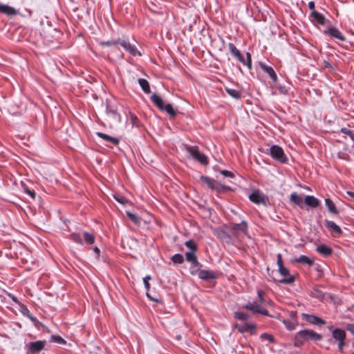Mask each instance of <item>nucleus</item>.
<instances>
[{
	"mask_svg": "<svg viewBox=\"0 0 354 354\" xmlns=\"http://www.w3.org/2000/svg\"><path fill=\"white\" fill-rule=\"evenodd\" d=\"M119 44V38L116 40L112 39L106 41H100L99 45L102 46H112Z\"/></svg>",
	"mask_w": 354,
	"mask_h": 354,
	"instance_id": "nucleus-37",
	"label": "nucleus"
},
{
	"mask_svg": "<svg viewBox=\"0 0 354 354\" xmlns=\"http://www.w3.org/2000/svg\"><path fill=\"white\" fill-rule=\"evenodd\" d=\"M250 200L257 205L268 206V198L259 189L254 190L249 196Z\"/></svg>",
	"mask_w": 354,
	"mask_h": 354,
	"instance_id": "nucleus-8",
	"label": "nucleus"
},
{
	"mask_svg": "<svg viewBox=\"0 0 354 354\" xmlns=\"http://www.w3.org/2000/svg\"><path fill=\"white\" fill-rule=\"evenodd\" d=\"M12 300H13L15 302H16V303H17V302H18V300H17V299L15 297H12Z\"/></svg>",
	"mask_w": 354,
	"mask_h": 354,
	"instance_id": "nucleus-57",
	"label": "nucleus"
},
{
	"mask_svg": "<svg viewBox=\"0 0 354 354\" xmlns=\"http://www.w3.org/2000/svg\"><path fill=\"white\" fill-rule=\"evenodd\" d=\"M46 344V341L39 340L30 342L28 345V351L26 354H37L42 351Z\"/></svg>",
	"mask_w": 354,
	"mask_h": 354,
	"instance_id": "nucleus-10",
	"label": "nucleus"
},
{
	"mask_svg": "<svg viewBox=\"0 0 354 354\" xmlns=\"http://www.w3.org/2000/svg\"><path fill=\"white\" fill-rule=\"evenodd\" d=\"M191 268H201L203 265L198 261L197 257L193 261H191Z\"/></svg>",
	"mask_w": 354,
	"mask_h": 354,
	"instance_id": "nucleus-46",
	"label": "nucleus"
},
{
	"mask_svg": "<svg viewBox=\"0 0 354 354\" xmlns=\"http://www.w3.org/2000/svg\"><path fill=\"white\" fill-rule=\"evenodd\" d=\"M171 261L174 263L181 264L184 262L183 256L180 254H176L171 257Z\"/></svg>",
	"mask_w": 354,
	"mask_h": 354,
	"instance_id": "nucleus-40",
	"label": "nucleus"
},
{
	"mask_svg": "<svg viewBox=\"0 0 354 354\" xmlns=\"http://www.w3.org/2000/svg\"><path fill=\"white\" fill-rule=\"evenodd\" d=\"M201 271V268H190V273L192 275H198L199 276V272Z\"/></svg>",
	"mask_w": 354,
	"mask_h": 354,
	"instance_id": "nucleus-50",
	"label": "nucleus"
},
{
	"mask_svg": "<svg viewBox=\"0 0 354 354\" xmlns=\"http://www.w3.org/2000/svg\"><path fill=\"white\" fill-rule=\"evenodd\" d=\"M187 151L195 160L203 165L209 163L208 158L204 153H201L198 146H188L186 147Z\"/></svg>",
	"mask_w": 354,
	"mask_h": 354,
	"instance_id": "nucleus-7",
	"label": "nucleus"
},
{
	"mask_svg": "<svg viewBox=\"0 0 354 354\" xmlns=\"http://www.w3.org/2000/svg\"><path fill=\"white\" fill-rule=\"evenodd\" d=\"M235 328L237 330L241 333H245L247 332H250L251 335L256 334V325L252 324L245 323L243 324H236Z\"/></svg>",
	"mask_w": 354,
	"mask_h": 354,
	"instance_id": "nucleus-13",
	"label": "nucleus"
},
{
	"mask_svg": "<svg viewBox=\"0 0 354 354\" xmlns=\"http://www.w3.org/2000/svg\"><path fill=\"white\" fill-rule=\"evenodd\" d=\"M317 251L324 257H329L333 253V250L325 244H322L317 248Z\"/></svg>",
	"mask_w": 354,
	"mask_h": 354,
	"instance_id": "nucleus-22",
	"label": "nucleus"
},
{
	"mask_svg": "<svg viewBox=\"0 0 354 354\" xmlns=\"http://www.w3.org/2000/svg\"><path fill=\"white\" fill-rule=\"evenodd\" d=\"M220 172L222 175H223L225 177H229V178L234 177V174L232 171H230L227 170H221Z\"/></svg>",
	"mask_w": 354,
	"mask_h": 354,
	"instance_id": "nucleus-47",
	"label": "nucleus"
},
{
	"mask_svg": "<svg viewBox=\"0 0 354 354\" xmlns=\"http://www.w3.org/2000/svg\"><path fill=\"white\" fill-rule=\"evenodd\" d=\"M195 253L196 252L191 251L185 252L186 260L189 263L193 261L197 257Z\"/></svg>",
	"mask_w": 354,
	"mask_h": 354,
	"instance_id": "nucleus-42",
	"label": "nucleus"
},
{
	"mask_svg": "<svg viewBox=\"0 0 354 354\" xmlns=\"http://www.w3.org/2000/svg\"><path fill=\"white\" fill-rule=\"evenodd\" d=\"M340 131H341L342 133H343L346 134V135L349 136V137H350L353 140H354V136H353V132H352L351 130H349V129H346V128H342V129H341V130H340Z\"/></svg>",
	"mask_w": 354,
	"mask_h": 354,
	"instance_id": "nucleus-45",
	"label": "nucleus"
},
{
	"mask_svg": "<svg viewBox=\"0 0 354 354\" xmlns=\"http://www.w3.org/2000/svg\"><path fill=\"white\" fill-rule=\"evenodd\" d=\"M277 263L279 267V272L281 276H283L284 278L281 279L277 280L273 278V281L274 282H278L283 284H291L295 281V277L290 274L289 270L283 266L282 255L281 254H277Z\"/></svg>",
	"mask_w": 354,
	"mask_h": 354,
	"instance_id": "nucleus-2",
	"label": "nucleus"
},
{
	"mask_svg": "<svg viewBox=\"0 0 354 354\" xmlns=\"http://www.w3.org/2000/svg\"><path fill=\"white\" fill-rule=\"evenodd\" d=\"M347 194L354 198V192H347Z\"/></svg>",
	"mask_w": 354,
	"mask_h": 354,
	"instance_id": "nucleus-55",
	"label": "nucleus"
},
{
	"mask_svg": "<svg viewBox=\"0 0 354 354\" xmlns=\"http://www.w3.org/2000/svg\"><path fill=\"white\" fill-rule=\"evenodd\" d=\"M325 204L329 212L334 214H337L339 213L335 203L330 198L325 199Z\"/></svg>",
	"mask_w": 354,
	"mask_h": 354,
	"instance_id": "nucleus-29",
	"label": "nucleus"
},
{
	"mask_svg": "<svg viewBox=\"0 0 354 354\" xmlns=\"http://www.w3.org/2000/svg\"><path fill=\"white\" fill-rule=\"evenodd\" d=\"M228 49L234 58L243 65L247 66L249 70H252V55L249 52L246 53V59H245L243 55L233 43L228 44Z\"/></svg>",
	"mask_w": 354,
	"mask_h": 354,
	"instance_id": "nucleus-3",
	"label": "nucleus"
},
{
	"mask_svg": "<svg viewBox=\"0 0 354 354\" xmlns=\"http://www.w3.org/2000/svg\"><path fill=\"white\" fill-rule=\"evenodd\" d=\"M259 64L260 68L269 75V77L273 80V82H277V75L272 67L266 65L265 63L262 62H259Z\"/></svg>",
	"mask_w": 354,
	"mask_h": 354,
	"instance_id": "nucleus-16",
	"label": "nucleus"
},
{
	"mask_svg": "<svg viewBox=\"0 0 354 354\" xmlns=\"http://www.w3.org/2000/svg\"><path fill=\"white\" fill-rule=\"evenodd\" d=\"M261 338L263 339H266L270 342H274V337L272 335L268 333H263L261 335Z\"/></svg>",
	"mask_w": 354,
	"mask_h": 354,
	"instance_id": "nucleus-44",
	"label": "nucleus"
},
{
	"mask_svg": "<svg viewBox=\"0 0 354 354\" xmlns=\"http://www.w3.org/2000/svg\"><path fill=\"white\" fill-rule=\"evenodd\" d=\"M96 135L102 138L106 142L117 146L120 143V139L115 137H112L102 132H97Z\"/></svg>",
	"mask_w": 354,
	"mask_h": 354,
	"instance_id": "nucleus-17",
	"label": "nucleus"
},
{
	"mask_svg": "<svg viewBox=\"0 0 354 354\" xmlns=\"http://www.w3.org/2000/svg\"><path fill=\"white\" fill-rule=\"evenodd\" d=\"M94 252L96 254L97 257H100V250L97 247H95L93 249Z\"/></svg>",
	"mask_w": 354,
	"mask_h": 354,
	"instance_id": "nucleus-54",
	"label": "nucleus"
},
{
	"mask_svg": "<svg viewBox=\"0 0 354 354\" xmlns=\"http://www.w3.org/2000/svg\"><path fill=\"white\" fill-rule=\"evenodd\" d=\"M315 3H314V1H310V2L308 3V8H309V9H310V10H312V12H313V10H315Z\"/></svg>",
	"mask_w": 354,
	"mask_h": 354,
	"instance_id": "nucleus-53",
	"label": "nucleus"
},
{
	"mask_svg": "<svg viewBox=\"0 0 354 354\" xmlns=\"http://www.w3.org/2000/svg\"><path fill=\"white\" fill-rule=\"evenodd\" d=\"M212 190H214L218 194H222L227 191H230L231 188L216 181L214 184V186L213 187Z\"/></svg>",
	"mask_w": 354,
	"mask_h": 354,
	"instance_id": "nucleus-28",
	"label": "nucleus"
},
{
	"mask_svg": "<svg viewBox=\"0 0 354 354\" xmlns=\"http://www.w3.org/2000/svg\"><path fill=\"white\" fill-rule=\"evenodd\" d=\"M51 342H56L60 344H63L66 343V341L59 335H52L51 336Z\"/></svg>",
	"mask_w": 354,
	"mask_h": 354,
	"instance_id": "nucleus-43",
	"label": "nucleus"
},
{
	"mask_svg": "<svg viewBox=\"0 0 354 354\" xmlns=\"http://www.w3.org/2000/svg\"><path fill=\"white\" fill-rule=\"evenodd\" d=\"M352 354H354V352Z\"/></svg>",
	"mask_w": 354,
	"mask_h": 354,
	"instance_id": "nucleus-58",
	"label": "nucleus"
},
{
	"mask_svg": "<svg viewBox=\"0 0 354 354\" xmlns=\"http://www.w3.org/2000/svg\"><path fill=\"white\" fill-rule=\"evenodd\" d=\"M119 44L128 53L133 56L141 55L140 51L137 49L136 46L131 44L129 41L119 38Z\"/></svg>",
	"mask_w": 354,
	"mask_h": 354,
	"instance_id": "nucleus-12",
	"label": "nucleus"
},
{
	"mask_svg": "<svg viewBox=\"0 0 354 354\" xmlns=\"http://www.w3.org/2000/svg\"><path fill=\"white\" fill-rule=\"evenodd\" d=\"M301 316L305 321L312 324L324 325L326 324L325 321H324L322 318L314 315L302 313Z\"/></svg>",
	"mask_w": 354,
	"mask_h": 354,
	"instance_id": "nucleus-14",
	"label": "nucleus"
},
{
	"mask_svg": "<svg viewBox=\"0 0 354 354\" xmlns=\"http://www.w3.org/2000/svg\"><path fill=\"white\" fill-rule=\"evenodd\" d=\"M234 317L239 320L245 321L250 319V315L247 313L242 312H235Z\"/></svg>",
	"mask_w": 354,
	"mask_h": 354,
	"instance_id": "nucleus-38",
	"label": "nucleus"
},
{
	"mask_svg": "<svg viewBox=\"0 0 354 354\" xmlns=\"http://www.w3.org/2000/svg\"><path fill=\"white\" fill-rule=\"evenodd\" d=\"M162 111H166L171 118H174L176 115V111L174 109L171 104H164Z\"/></svg>",
	"mask_w": 354,
	"mask_h": 354,
	"instance_id": "nucleus-35",
	"label": "nucleus"
},
{
	"mask_svg": "<svg viewBox=\"0 0 354 354\" xmlns=\"http://www.w3.org/2000/svg\"><path fill=\"white\" fill-rule=\"evenodd\" d=\"M290 200L292 203L299 207H301L304 203L303 198L296 192H293L290 194Z\"/></svg>",
	"mask_w": 354,
	"mask_h": 354,
	"instance_id": "nucleus-30",
	"label": "nucleus"
},
{
	"mask_svg": "<svg viewBox=\"0 0 354 354\" xmlns=\"http://www.w3.org/2000/svg\"><path fill=\"white\" fill-rule=\"evenodd\" d=\"M304 203L309 207L315 208L319 205V201L313 196H306Z\"/></svg>",
	"mask_w": 354,
	"mask_h": 354,
	"instance_id": "nucleus-23",
	"label": "nucleus"
},
{
	"mask_svg": "<svg viewBox=\"0 0 354 354\" xmlns=\"http://www.w3.org/2000/svg\"><path fill=\"white\" fill-rule=\"evenodd\" d=\"M345 340L343 341H339L338 343V350L339 352H342L343 346L345 345Z\"/></svg>",
	"mask_w": 354,
	"mask_h": 354,
	"instance_id": "nucleus-52",
	"label": "nucleus"
},
{
	"mask_svg": "<svg viewBox=\"0 0 354 354\" xmlns=\"http://www.w3.org/2000/svg\"><path fill=\"white\" fill-rule=\"evenodd\" d=\"M29 317L34 322L37 321V319L35 317H34L29 316Z\"/></svg>",
	"mask_w": 354,
	"mask_h": 354,
	"instance_id": "nucleus-56",
	"label": "nucleus"
},
{
	"mask_svg": "<svg viewBox=\"0 0 354 354\" xmlns=\"http://www.w3.org/2000/svg\"><path fill=\"white\" fill-rule=\"evenodd\" d=\"M69 238L73 242L81 245H82L84 242L88 245H92L95 243V236L93 234L87 232H83L84 241L82 240L81 234L77 232L71 233Z\"/></svg>",
	"mask_w": 354,
	"mask_h": 354,
	"instance_id": "nucleus-6",
	"label": "nucleus"
},
{
	"mask_svg": "<svg viewBox=\"0 0 354 354\" xmlns=\"http://www.w3.org/2000/svg\"><path fill=\"white\" fill-rule=\"evenodd\" d=\"M0 12L8 17L15 16L17 14V11L14 8L5 4H0Z\"/></svg>",
	"mask_w": 354,
	"mask_h": 354,
	"instance_id": "nucleus-20",
	"label": "nucleus"
},
{
	"mask_svg": "<svg viewBox=\"0 0 354 354\" xmlns=\"http://www.w3.org/2000/svg\"><path fill=\"white\" fill-rule=\"evenodd\" d=\"M290 316L292 318V321H283V323L286 327V328L289 330H292L295 328L297 325V319H296V313L294 312H291Z\"/></svg>",
	"mask_w": 354,
	"mask_h": 354,
	"instance_id": "nucleus-25",
	"label": "nucleus"
},
{
	"mask_svg": "<svg viewBox=\"0 0 354 354\" xmlns=\"http://www.w3.org/2000/svg\"><path fill=\"white\" fill-rule=\"evenodd\" d=\"M113 197L115 199V201H117L118 203L122 205H125L126 203H128V200L125 197L119 194H114Z\"/></svg>",
	"mask_w": 354,
	"mask_h": 354,
	"instance_id": "nucleus-41",
	"label": "nucleus"
},
{
	"mask_svg": "<svg viewBox=\"0 0 354 354\" xmlns=\"http://www.w3.org/2000/svg\"><path fill=\"white\" fill-rule=\"evenodd\" d=\"M230 227L232 234L235 236H244L248 232V223L244 221L240 223H232Z\"/></svg>",
	"mask_w": 354,
	"mask_h": 354,
	"instance_id": "nucleus-9",
	"label": "nucleus"
},
{
	"mask_svg": "<svg viewBox=\"0 0 354 354\" xmlns=\"http://www.w3.org/2000/svg\"><path fill=\"white\" fill-rule=\"evenodd\" d=\"M322 335L310 329H304L295 334L294 337V346L301 347L308 341H319Z\"/></svg>",
	"mask_w": 354,
	"mask_h": 354,
	"instance_id": "nucleus-1",
	"label": "nucleus"
},
{
	"mask_svg": "<svg viewBox=\"0 0 354 354\" xmlns=\"http://www.w3.org/2000/svg\"><path fill=\"white\" fill-rule=\"evenodd\" d=\"M265 151L266 153L270 154V156L277 162L281 164H286L288 162V158L283 149L279 145H274Z\"/></svg>",
	"mask_w": 354,
	"mask_h": 354,
	"instance_id": "nucleus-4",
	"label": "nucleus"
},
{
	"mask_svg": "<svg viewBox=\"0 0 354 354\" xmlns=\"http://www.w3.org/2000/svg\"><path fill=\"white\" fill-rule=\"evenodd\" d=\"M106 113L107 116L109 117L110 119L114 121L120 120V115L118 113L117 109L108 102L106 103Z\"/></svg>",
	"mask_w": 354,
	"mask_h": 354,
	"instance_id": "nucleus-15",
	"label": "nucleus"
},
{
	"mask_svg": "<svg viewBox=\"0 0 354 354\" xmlns=\"http://www.w3.org/2000/svg\"><path fill=\"white\" fill-rule=\"evenodd\" d=\"M138 83L142 88L144 93L149 94L151 93L150 86L149 82L143 78L138 79Z\"/></svg>",
	"mask_w": 354,
	"mask_h": 354,
	"instance_id": "nucleus-31",
	"label": "nucleus"
},
{
	"mask_svg": "<svg viewBox=\"0 0 354 354\" xmlns=\"http://www.w3.org/2000/svg\"><path fill=\"white\" fill-rule=\"evenodd\" d=\"M310 17L317 24L322 26H324L326 24V17L324 16V15L319 13V12L313 10L310 14Z\"/></svg>",
	"mask_w": 354,
	"mask_h": 354,
	"instance_id": "nucleus-21",
	"label": "nucleus"
},
{
	"mask_svg": "<svg viewBox=\"0 0 354 354\" xmlns=\"http://www.w3.org/2000/svg\"><path fill=\"white\" fill-rule=\"evenodd\" d=\"M346 328L351 334L354 335V324H347L346 326Z\"/></svg>",
	"mask_w": 354,
	"mask_h": 354,
	"instance_id": "nucleus-51",
	"label": "nucleus"
},
{
	"mask_svg": "<svg viewBox=\"0 0 354 354\" xmlns=\"http://www.w3.org/2000/svg\"><path fill=\"white\" fill-rule=\"evenodd\" d=\"M198 277L204 281H209L217 278V274L214 271L201 270L199 272Z\"/></svg>",
	"mask_w": 354,
	"mask_h": 354,
	"instance_id": "nucleus-18",
	"label": "nucleus"
},
{
	"mask_svg": "<svg viewBox=\"0 0 354 354\" xmlns=\"http://www.w3.org/2000/svg\"><path fill=\"white\" fill-rule=\"evenodd\" d=\"M25 192L28 194L32 199H35L36 197V193L34 190H31L28 188L24 189Z\"/></svg>",
	"mask_w": 354,
	"mask_h": 354,
	"instance_id": "nucleus-48",
	"label": "nucleus"
},
{
	"mask_svg": "<svg viewBox=\"0 0 354 354\" xmlns=\"http://www.w3.org/2000/svg\"><path fill=\"white\" fill-rule=\"evenodd\" d=\"M151 101L153 104L160 110H163L164 102L161 97L156 93H153L150 97Z\"/></svg>",
	"mask_w": 354,
	"mask_h": 354,
	"instance_id": "nucleus-24",
	"label": "nucleus"
},
{
	"mask_svg": "<svg viewBox=\"0 0 354 354\" xmlns=\"http://www.w3.org/2000/svg\"><path fill=\"white\" fill-rule=\"evenodd\" d=\"M200 180L203 183L207 185V186L211 189H213V187L216 182L214 179L203 175L200 176Z\"/></svg>",
	"mask_w": 354,
	"mask_h": 354,
	"instance_id": "nucleus-32",
	"label": "nucleus"
},
{
	"mask_svg": "<svg viewBox=\"0 0 354 354\" xmlns=\"http://www.w3.org/2000/svg\"><path fill=\"white\" fill-rule=\"evenodd\" d=\"M226 93L234 99L239 100L241 97V93L239 91L225 87Z\"/></svg>",
	"mask_w": 354,
	"mask_h": 354,
	"instance_id": "nucleus-34",
	"label": "nucleus"
},
{
	"mask_svg": "<svg viewBox=\"0 0 354 354\" xmlns=\"http://www.w3.org/2000/svg\"><path fill=\"white\" fill-rule=\"evenodd\" d=\"M263 292L261 290L258 291V297L259 303H248L243 306V308L250 310L253 314L259 313L263 315L269 316L268 310L261 308V304L263 301Z\"/></svg>",
	"mask_w": 354,
	"mask_h": 354,
	"instance_id": "nucleus-5",
	"label": "nucleus"
},
{
	"mask_svg": "<svg viewBox=\"0 0 354 354\" xmlns=\"http://www.w3.org/2000/svg\"><path fill=\"white\" fill-rule=\"evenodd\" d=\"M127 215L133 223L137 225L140 224V219L136 214L130 212H127Z\"/></svg>",
	"mask_w": 354,
	"mask_h": 354,
	"instance_id": "nucleus-39",
	"label": "nucleus"
},
{
	"mask_svg": "<svg viewBox=\"0 0 354 354\" xmlns=\"http://www.w3.org/2000/svg\"><path fill=\"white\" fill-rule=\"evenodd\" d=\"M323 33L326 35L330 36V37L336 38L341 41H346V37L336 27H329L327 29L324 30L323 31Z\"/></svg>",
	"mask_w": 354,
	"mask_h": 354,
	"instance_id": "nucleus-11",
	"label": "nucleus"
},
{
	"mask_svg": "<svg viewBox=\"0 0 354 354\" xmlns=\"http://www.w3.org/2000/svg\"><path fill=\"white\" fill-rule=\"evenodd\" d=\"M149 279H151V277L149 276H147L143 279L145 286L147 290H149L150 288V284L149 283Z\"/></svg>",
	"mask_w": 354,
	"mask_h": 354,
	"instance_id": "nucleus-49",
	"label": "nucleus"
},
{
	"mask_svg": "<svg viewBox=\"0 0 354 354\" xmlns=\"http://www.w3.org/2000/svg\"><path fill=\"white\" fill-rule=\"evenodd\" d=\"M185 246L190 250L191 252H196L198 246L196 243L192 239L185 243Z\"/></svg>",
	"mask_w": 354,
	"mask_h": 354,
	"instance_id": "nucleus-36",
	"label": "nucleus"
},
{
	"mask_svg": "<svg viewBox=\"0 0 354 354\" xmlns=\"http://www.w3.org/2000/svg\"><path fill=\"white\" fill-rule=\"evenodd\" d=\"M295 263H299L302 264H306L308 266H313L314 263V259L306 255H301L299 258L295 259L292 261Z\"/></svg>",
	"mask_w": 354,
	"mask_h": 354,
	"instance_id": "nucleus-27",
	"label": "nucleus"
},
{
	"mask_svg": "<svg viewBox=\"0 0 354 354\" xmlns=\"http://www.w3.org/2000/svg\"><path fill=\"white\" fill-rule=\"evenodd\" d=\"M324 224L328 230L335 233L338 236L342 234V229L335 222L326 220Z\"/></svg>",
	"mask_w": 354,
	"mask_h": 354,
	"instance_id": "nucleus-19",
	"label": "nucleus"
},
{
	"mask_svg": "<svg viewBox=\"0 0 354 354\" xmlns=\"http://www.w3.org/2000/svg\"><path fill=\"white\" fill-rule=\"evenodd\" d=\"M313 297L317 298L321 301L325 298V293L317 288H314L310 293Z\"/></svg>",
	"mask_w": 354,
	"mask_h": 354,
	"instance_id": "nucleus-33",
	"label": "nucleus"
},
{
	"mask_svg": "<svg viewBox=\"0 0 354 354\" xmlns=\"http://www.w3.org/2000/svg\"><path fill=\"white\" fill-rule=\"evenodd\" d=\"M333 337L337 341H343L346 339V333L341 328H335L332 333Z\"/></svg>",
	"mask_w": 354,
	"mask_h": 354,
	"instance_id": "nucleus-26",
	"label": "nucleus"
}]
</instances>
